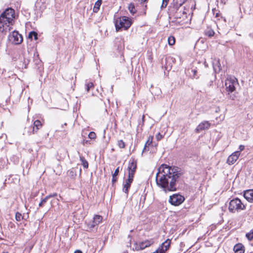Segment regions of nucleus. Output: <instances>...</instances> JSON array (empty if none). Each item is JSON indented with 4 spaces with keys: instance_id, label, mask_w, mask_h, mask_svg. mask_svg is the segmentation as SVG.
I'll use <instances>...</instances> for the list:
<instances>
[{
    "instance_id": "obj_1",
    "label": "nucleus",
    "mask_w": 253,
    "mask_h": 253,
    "mask_svg": "<svg viewBox=\"0 0 253 253\" xmlns=\"http://www.w3.org/2000/svg\"><path fill=\"white\" fill-rule=\"evenodd\" d=\"M183 174L182 170L177 167L162 164L158 169L156 184L165 192L176 191V182Z\"/></svg>"
},
{
    "instance_id": "obj_2",
    "label": "nucleus",
    "mask_w": 253,
    "mask_h": 253,
    "mask_svg": "<svg viewBox=\"0 0 253 253\" xmlns=\"http://www.w3.org/2000/svg\"><path fill=\"white\" fill-rule=\"evenodd\" d=\"M132 23L131 19L126 16H122L115 19V25L117 32L122 29L125 30L128 29Z\"/></svg>"
},
{
    "instance_id": "obj_3",
    "label": "nucleus",
    "mask_w": 253,
    "mask_h": 253,
    "mask_svg": "<svg viewBox=\"0 0 253 253\" xmlns=\"http://www.w3.org/2000/svg\"><path fill=\"white\" fill-rule=\"evenodd\" d=\"M245 206L239 198H235L231 200L229 204V211L232 212L239 211L245 209Z\"/></svg>"
},
{
    "instance_id": "obj_4",
    "label": "nucleus",
    "mask_w": 253,
    "mask_h": 253,
    "mask_svg": "<svg viewBox=\"0 0 253 253\" xmlns=\"http://www.w3.org/2000/svg\"><path fill=\"white\" fill-rule=\"evenodd\" d=\"M13 22V20L11 19V18L6 17L1 14L0 16V31L2 32L7 30L9 31L10 29L9 26L12 25Z\"/></svg>"
},
{
    "instance_id": "obj_5",
    "label": "nucleus",
    "mask_w": 253,
    "mask_h": 253,
    "mask_svg": "<svg viewBox=\"0 0 253 253\" xmlns=\"http://www.w3.org/2000/svg\"><path fill=\"white\" fill-rule=\"evenodd\" d=\"M188 11V9L184 7L183 10L181 7L176 8V10H174L173 13H171L170 10L169 9L168 13L169 16L173 17L174 18L184 19L187 18V13Z\"/></svg>"
},
{
    "instance_id": "obj_6",
    "label": "nucleus",
    "mask_w": 253,
    "mask_h": 253,
    "mask_svg": "<svg viewBox=\"0 0 253 253\" xmlns=\"http://www.w3.org/2000/svg\"><path fill=\"white\" fill-rule=\"evenodd\" d=\"M8 39L14 44H19L23 42L22 36L16 31H14L9 34Z\"/></svg>"
},
{
    "instance_id": "obj_7",
    "label": "nucleus",
    "mask_w": 253,
    "mask_h": 253,
    "mask_svg": "<svg viewBox=\"0 0 253 253\" xmlns=\"http://www.w3.org/2000/svg\"><path fill=\"white\" fill-rule=\"evenodd\" d=\"M184 201V197L179 194H173L169 197V203L174 206H178Z\"/></svg>"
},
{
    "instance_id": "obj_8",
    "label": "nucleus",
    "mask_w": 253,
    "mask_h": 253,
    "mask_svg": "<svg viewBox=\"0 0 253 253\" xmlns=\"http://www.w3.org/2000/svg\"><path fill=\"white\" fill-rule=\"evenodd\" d=\"M237 84V80L236 78H229L227 79L225 83V85L227 91L232 92L235 90V85Z\"/></svg>"
},
{
    "instance_id": "obj_9",
    "label": "nucleus",
    "mask_w": 253,
    "mask_h": 253,
    "mask_svg": "<svg viewBox=\"0 0 253 253\" xmlns=\"http://www.w3.org/2000/svg\"><path fill=\"white\" fill-rule=\"evenodd\" d=\"M137 168V163L136 161L134 159L130 160L129 161L128 166L127 168V169L128 171V176L129 177H134V175L136 171V169Z\"/></svg>"
},
{
    "instance_id": "obj_10",
    "label": "nucleus",
    "mask_w": 253,
    "mask_h": 253,
    "mask_svg": "<svg viewBox=\"0 0 253 253\" xmlns=\"http://www.w3.org/2000/svg\"><path fill=\"white\" fill-rule=\"evenodd\" d=\"M186 0H173L172 2L169 6V10H170V12L173 13L174 10H176V8H180Z\"/></svg>"
},
{
    "instance_id": "obj_11",
    "label": "nucleus",
    "mask_w": 253,
    "mask_h": 253,
    "mask_svg": "<svg viewBox=\"0 0 253 253\" xmlns=\"http://www.w3.org/2000/svg\"><path fill=\"white\" fill-rule=\"evenodd\" d=\"M102 219L103 218L101 215H95L93 220L87 223V226L90 229L93 228L101 222Z\"/></svg>"
},
{
    "instance_id": "obj_12",
    "label": "nucleus",
    "mask_w": 253,
    "mask_h": 253,
    "mask_svg": "<svg viewBox=\"0 0 253 253\" xmlns=\"http://www.w3.org/2000/svg\"><path fill=\"white\" fill-rule=\"evenodd\" d=\"M170 244L169 240H166L164 242L161 247H160L155 252L152 253H164L169 248Z\"/></svg>"
},
{
    "instance_id": "obj_13",
    "label": "nucleus",
    "mask_w": 253,
    "mask_h": 253,
    "mask_svg": "<svg viewBox=\"0 0 253 253\" xmlns=\"http://www.w3.org/2000/svg\"><path fill=\"white\" fill-rule=\"evenodd\" d=\"M240 155V151H236L234 153H233L232 154L230 155L227 160V163L229 165H232L238 159L239 155Z\"/></svg>"
},
{
    "instance_id": "obj_14",
    "label": "nucleus",
    "mask_w": 253,
    "mask_h": 253,
    "mask_svg": "<svg viewBox=\"0 0 253 253\" xmlns=\"http://www.w3.org/2000/svg\"><path fill=\"white\" fill-rule=\"evenodd\" d=\"M133 180V178L129 177L128 176L127 178L125 180V182L124 183L123 186V191L126 193H127L128 192V190L130 187L131 184Z\"/></svg>"
},
{
    "instance_id": "obj_15",
    "label": "nucleus",
    "mask_w": 253,
    "mask_h": 253,
    "mask_svg": "<svg viewBox=\"0 0 253 253\" xmlns=\"http://www.w3.org/2000/svg\"><path fill=\"white\" fill-rule=\"evenodd\" d=\"M244 197L249 202L253 203V189L245 191L244 193Z\"/></svg>"
},
{
    "instance_id": "obj_16",
    "label": "nucleus",
    "mask_w": 253,
    "mask_h": 253,
    "mask_svg": "<svg viewBox=\"0 0 253 253\" xmlns=\"http://www.w3.org/2000/svg\"><path fill=\"white\" fill-rule=\"evenodd\" d=\"M210 126V123L208 121H204L200 123L196 128L197 132H200L202 130L208 129Z\"/></svg>"
},
{
    "instance_id": "obj_17",
    "label": "nucleus",
    "mask_w": 253,
    "mask_h": 253,
    "mask_svg": "<svg viewBox=\"0 0 253 253\" xmlns=\"http://www.w3.org/2000/svg\"><path fill=\"white\" fill-rule=\"evenodd\" d=\"M2 14L5 15L6 17L11 18V19L13 20L15 16V11L14 9L11 8H7Z\"/></svg>"
},
{
    "instance_id": "obj_18",
    "label": "nucleus",
    "mask_w": 253,
    "mask_h": 253,
    "mask_svg": "<svg viewBox=\"0 0 253 253\" xmlns=\"http://www.w3.org/2000/svg\"><path fill=\"white\" fill-rule=\"evenodd\" d=\"M34 126L32 129V133L33 134L37 132V131L42 127V124L40 121L39 120H36L34 122L33 124Z\"/></svg>"
},
{
    "instance_id": "obj_19",
    "label": "nucleus",
    "mask_w": 253,
    "mask_h": 253,
    "mask_svg": "<svg viewBox=\"0 0 253 253\" xmlns=\"http://www.w3.org/2000/svg\"><path fill=\"white\" fill-rule=\"evenodd\" d=\"M235 253H244L245 250L244 247L242 244H237L234 247Z\"/></svg>"
},
{
    "instance_id": "obj_20",
    "label": "nucleus",
    "mask_w": 253,
    "mask_h": 253,
    "mask_svg": "<svg viewBox=\"0 0 253 253\" xmlns=\"http://www.w3.org/2000/svg\"><path fill=\"white\" fill-rule=\"evenodd\" d=\"M212 65L215 72L218 73L221 70V65L219 60H214L212 63Z\"/></svg>"
},
{
    "instance_id": "obj_21",
    "label": "nucleus",
    "mask_w": 253,
    "mask_h": 253,
    "mask_svg": "<svg viewBox=\"0 0 253 253\" xmlns=\"http://www.w3.org/2000/svg\"><path fill=\"white\" fill-rule=\"evenodd\" d=\"M153 241L152 240H146L144 242H142L140 243V247L139 249H142V250L144 249L145 248L149 247L152 244H153Z\"/></svg>"
},
{
    "instance_id": "obj_22",
    "label": "nucleus",
    "mask_w": 253,
    "mask_h": 253,
    "mask_svg": "<svg viewBox=\"0 0 253 253\" xmlns=\"http://www.w3.org/2000/svg\"><path fill=\"white\" fill-rule=\"evenodd\" d=\"M152 141H153V137L151 136H150L148 137V139L147 142L145 143L144 147L142 151V153L145 151H148L149 150V146L152 144Z\"/></svg>"
},
{
    "instance_id": "obj_23",
    "label": "nucleus",
    "mask_w": 253,
    "mask_h": 253,
    "mask_svg": "<svg viewBox=\"0 0 253 253\" xmlns=\"http://www.w3.org/2000/svg\"><path fill=\"white\" fill-rule=\"evenodd\" d=\"M101 4L102 0H98L97 1H96L93 8V11L95 13H97L99 10Z\"/></svg>"
},
{
    "instance_id": "obj_24",
    "label": "nucleus",
    "mask_w": 253,
    "mask_h": 253,
    "mask_svg": "<svg viewBox=\"0 0 253 253\" xmlns=\"http://www.w3.org/2000/svg\"><path fill=\"white\" fill-rule=\"evenodd\" d=\"M67 174L71 178H74L76 176V170L74 168H72V169L69 170L67 171Z\"/></svg>"
},
{
    "instance_id": "obj_25",
    "label": "nucleus",
    "mask_w": 253,
    "mask_h": 253,
    "mask_svg": "<svg viewBox=\"0 0 253 253\" xmlns=\"http://www.w3.org/2000/svg\"><path fill=\"white\" fill-rule=\"evenodd\" d=\"M128 9L132 14H134L136 12L134 4L133 3H129L128 6Z\"/></svg>"
},
{
    "instance_id": "obj_26",
    "label": "nucleus",
    "mask_w": 253,
    "mask_h": 253,
    "mask_svg": "<svg viewBox=\"0 0 253 253\" xmlns=\"http://www.w3.org/2000/svg\"><path fill=\"white\" fill-rule=\"evenodd\" d=\"M80 160L82 162V164L84 168L87 169L88 167V162L86 161V160L82 156L80 157Z\"/></svg>"
},
{
    "instance_id": "obj_27",
    "label": "nucleus",
    "mask_w": 253,
    "mask_h": 253,
    "mask_svg": "<svg viewBox=\"0 0 253 253\" xmlns=\"http://www.w3.org/2000/svg\"><path fill=\"white\" fill-rule=\"evenodd\" d=\"M28 38L31 39L34 38L35 40H37L38 39V34L35 31H32L29 33Z\"/></svg>"
},
{
    "instance_id": "obj_28",
    "label": "nucleus",
    "mask_w": 253,
    "mask_h": 253,
    "mask_svg": "<svg viewBox=\"0 0 253 253\" xmlns=\"http://www.w3.org/2000/svg\"><path fill=\"white\" fill-rule=\"evenodd\" d=\"M168 42L170 45H173L174 44L175 41V38L173 36H170L168 38Z\"/></svg>"
},
{
    "instance_id": "obj_29",
    "label": "nucleus",
    "mask_w": 253,
    "mask_h": 253,
    "mask_svg": "<svg viewBox=\"0 0 253 253\" xmlns=\"http://www.w3.org/2000/svg\"><path fill=\"white\" fill-rule=\"evenodd\" d=\"M205 34L209 37H211L214 35V32L211 29H208L205 31Z\"/></svg>"
},
{
    "instance_id": "obj_30",
    "label": "nucleus",
    "mask_w": 253,
    "mask_h": 253,
    "mask_svg": "<svg viewBox=\"0 0 253 253\" xmlns=\"http://www.w3.org/2000/svg\"><path fill=\"white\" fill-rule=\"evenodd\" d=\"M246 236L249 240H252L253 239V229H252L250 232L247 233Z\"/></svg>"
},
{
    "instance_id": "obj_31",
    "label": "nucleus",
    "mask_w": 253,
    "mask_h": 253,
    "mask_svg": "<svg viewBox=\"0 0 253 253\" xmlns=\"http://www.w3.org/2000/svg\"><path fill=\"white\" fill-rule=\"evenodd\" d=\"M23 218L22 214L19 212H17L15 214V219L17 221H20Z\"/></svg>"
},
{
    "instance_id": "obj_32",
    "label": "nucleus",
    "mask_w": 253,
    "mask_h": 253,
    "mask_svg": "<svg viewBox=\"0 0 253 253\" xmlns=\"http://www.w3.org/2000/svg\"><path fill=\"white\" fill-rule=\"evenodd\" d=\"M118 145L120 148H124L125 147V143L122 140L118 141Z\"/></svg>"
},
{
    "instance_id": "obj_33",
    "label": "nucleus",
    "mask_w": 253,
    "mask_h": 253,
    "mask_svg": "<svg viewBox=\"0 0 253 253\" xmlns=\"http://www.w3.org/2000/svg\"><path fill=\"white\" fill-rule=\"evenodd\" d=\"M85 85H86V90L87 91H89L90 88L93 86V84L91 82L86 84Z\"/></svg>"
},
{
    "instance_id": "obj_34",
    "label": "nucleus",
    "mask_w": 253,
    "mask_h": 253,
    "mask_svg": "<svg viewBox=\"0 0 253 253\" xmlns=\"http://www.w3.org/2000/svg\"><path fill=\"white\" fill-rule=\"evenodd\" d=\"M169 0H163V2L161 5V8H164L167 7Z\"/></svg>"
},
{
    "instance_id": "obj_35",
    "label": "nucleus",
    "mask_w": 253,
    "mask_h": 253,
    "mask_svg": "<svg viewBox=\"0 0 253 253\" xmlns=\"http://www.w3.org/2000/svg\"><path fill=\"white\" fill-rule=\"evenodd\" d=\"M88 137L91 139H93L96 138V134L95 132L92 131L88 134Z\"/></svg>"
},
{
    "instance_id": "obj_36",
    "label": "nucleus",
    "mask_w": 253,
    "mask_h": 253,
    "mask_svg": "<svg viewBox=\"0 0 253 253\" xmlns=\"http://www.w3.org/2000/svg\"><path fill=\"white\" fill-rule=\"evenodd\" d=\"M47 201V198L45 197L44 199H42L41 202L39 203V207H42L43 204H45Z\"/></svg>"
},
{
    "instance_id": "obj_37",
    "label": "nucleus",
    "mask_w": 253,
    "mask_h": 253,
    "mask_svg": "<svg viewBox=\"0 0 253 253\" xmlns=\"http://www.w3.org/2000/svg\"><path fill=\"white\" fill-rule=\"evenodd\" d=\"M119 172V167H118L116 170H115L114 173L113 174V177H116Z\"/></svg>"
},
{
    "instance_id": "obj_38",
    "label": "nucleus",
    "mask_w": 253,
    "mask_h": 253,
    "mask_svg": "<svg viewBox=\"0 0 253 253\" xmlns=\"http://www.w3.org/2000/svg\"><path fill=\"white\" fill-rule=\"evenodd\" d=\"M57 195V194L56 193H53L52 194L48 195V196H46L45 197L47 198V199L55 197Z\"/></svg>"
},
{
    "instance_id": "obj_39",
    "label": "nucleus",
    "mask_w": 253,
    "mask_h": 253,
    "mask_svg": "<svg viewBox=\"0 0 253 253\" xmlns=\"http://www.w3.org/2000/svg\"><path fill=\"white\" fill-rule=\"evenodd\" d=\"M156 138L157 140H160L163 138V135L160 133H158L156 135Z\"/></svg>"
},
{
    "instance_id": "obj_40",
    "label": "nucleus",
    "mask_w": 253,
    "mask_h": 253,
    "mask_svg": "<svg viewBox=\"0 0 253 253\" xmlns=\"http://www.w3.org/2000/svg\"><path fill=\"white\" fill-rule=\"evenodd\" d=\"M140 247V243L139 244H135V249L136 251L142 250V249H139Z\"/></svg>"
},
{
    "instance_id": "obj_41",
    "label": "nucleus",
    "mask_w": 253,
    "mask_h": 253,
    "mask_svg": "<svg viewBox=\"0 0 253 253\" xmlns=\"http://www.w3.org/2000/svg\"><path fill=\"white\" fill-rule=\"evenodd\" d=\"M244 148H245V147H244V145H240V146H239V149H240V151H242V150H244Z\"/></svg>"
},
{
    "instance_id": "obj_42",
    "label": "nucleus",
    "mask_w": 253,
    "mask_h": 253,
    "mask_svg": "<svg viewBox=\"0 0 253 253\" xmlns=\"http://www.w3.org/2000/svg\"><path fill=\"white\" fill-rule=\"evenodd\" d=\"M192 72H193V77H195L196 73H197V71L195 70H193Z\"/></svg>"
},
{
    "instance_id": "obj_43",
    "label": "nucleus",
    "mask_w": 253,
    "mask_h": 253,
    "mask_svg": "<svg viewBox=\"0 0 253 253\" xmlns=\"http://www.w3.org/2000/svg\"><path fill=\"white\" fill-rule=\"evenodd\" d=\"M117 181V179L115 178V177H112V183H114L115 182H116Z\"/></svg>"
},
{
    "instance_id": "obj_44",
    "label": "nucleus",
    "mask_w": 253,
    "mask_h": 253,
    "mask_svg": "<svg viewBox=\"0 0 253 253\" xmlns=\"http://www.w3.org/2000/svg\"><path fill=\"white\" fill-rule=\"evenodd\" d=\"M147 0H137V1L140 2L141 3H144L145 2H146Z\"/></svg>"
},
{
    "instance_id": "obj_45",
    "label": "nucleus",
    "mask_w": 253,
    "mask_h": 253,
    "mask_svg": "<svg viewBox=\"0 0 253 253\" xmlns=\"http://www.w3.org/2000/svg\"><path fill=\"white\" fill-rule=\"evenodd\" d=\"M230 99H231L232 100H234V97H235V96L234 95H230L229 97Z\"/></svg>"
},
{
    "instance_id": "obj_46",
    "label": "nucleus",
    "mask_w": 253,
    "mask_h": 253,
    "mask_svg": "<svg viewBox=\"0 0 253 253\" xmlns=\"http://www.w3.org/2000/svg\"><path fill=\"white\" fill-rule=\"evenodd\" d=\"M74 253H82V252L80 250H76L75 251Z\"/></svg>"
},
{
    "instance_id": "obj_47",
    "label": "nucleus",
    "mask_w": 253,
    "mask_h": 253,
    "mask_svg": "<svg viewBox=\"0 0 253 253\" xmlns=\"http://www.w3.org/2000/svg\"><path fill=\"white\" fill-rule=\"evenodd\" d=\"M67 125V124L66 123H64L63 125L62 126V127H63V126H66Z\"/></svg>"
},
{
    "instance_id": "obj_48",
    "label": "nucleus",
    "mask_w": 253,
    "mask_h": 253,
    "mask_svg": "<svg viewBox=\"0 0 253 253\" xmlns=\"http://www.w3.org/2000/svg\"><path fill=\"white\" fill-rule=\"evenodd\" d=\"M113 91V86H111V92Z\"/></svg>"
},
{
    "instance_id": "obj_49",
    "label": "nucleus",
    "mask_w": 253,
    "mask_h": 253,
    "mask_svg": "<svg viewBox=\"0 0 253 253\" xmlns=\"http://www.w3.org/2000/svg\"><path fill=\"white\" fill-rule=\"evenodd\" d=\"M144 115H143V116H142V120H143V121L144 120Z\"/></svg>"
},
{
    "instance_id": "obj_50",
    "label": "nucleus",
    "mask_w": 253,
    "mask_h": 253,
    "mask_svg": "<svg viewBox=\"0 0 253 253\" xmlns=\"http://www.w3.org/2000/svg\"><path fill=\"white\" fill-rule=\"evenodd\" d=\"M3 253H8L7 252H3Z\"/></svg>"
}]
</instances>
